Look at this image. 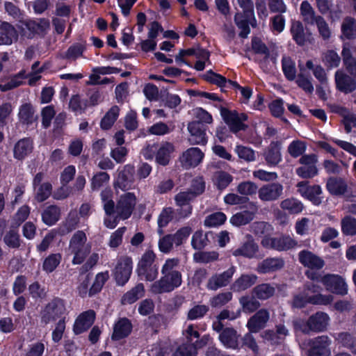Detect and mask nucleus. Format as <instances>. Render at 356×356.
I'll return each mask as SVG.
<instances>
[{
	"label": "nucleus",
	"mask_w": 356,
	"mask_h": 356,
	"mask_svg": "<svg viewBox=\"0 0 356 356\" xmlns=\"http://www.w3.org/2000/svg\"><path fill=\"white\" fill-rule=\"evenodd\" d=\"M180 286L179 276L177 273H175L172 275L171 280L163 275L159 280H154L150 284L149 291L152 294L158 295L170 293Z\"/></svg>",
	"instance_id": "nucleus-10"
},
{
	"label": "nucleus",
	"mask_w": 356,
	"mask_h": 356,
	"mask_svg": "<svg viewBox=\"0 0 356 356\" xmlns=\"http://www.w3.org/2000/svg\"><path fill=\"white\" fill-rule=\"evenodd\" d=\"M264 157L268 165H277L282 161L280 144L277 142L271 143L264 153Z\"/></svg>",
	"instance_id": "nucleus-33"
},
{
	"label": "nucleus",
	"mask_w": 356,
	"mask_h": 356,
	"mask_svg": "<svg viewBox=\"0 0 356 356\" xmlns=\"http://www.w3.org/2000/svg\"><path fill=\"white\" fill-rule=\"evenodd\" d=\"M341 232L346 236L356 235V218L351 216H345L341 220Z\"/></svg>",
	"instance_id": "nucleus-44"
},
{
	"label": "nucleus",
	"mask_w": 356,
	"mask_h": 356,
	"mask_svg": "<svg viewBox=\"0 0 356 356\" xmlns=\"http://www.w3.org/2000/svg\"><path fill=\"white\" fill-rule=\"evenodd\" d=\"M299 163L301 166L296 169L297 175L302 178L309 177L312 175V156H302Z\"/></svg>",
	"instance_id": "nucleus-46"
},
{
	"label": "nucleus",
	"mask_w": 356,
	"mask_h": 356,
	"mask_svg": "<svg viewBox=\"0 0 356 356\" xmlns=\"http://www.w3.org/2000/svg\"><path fill=\"white\" fill-rule=\"evenodd\" d=\"M193 56L197 58V61L194 65V68L196 70L202 71L204 70L207 64H210V53L207 50L201 48H195Z\"/></svg>",
	"instance_id": "nucleus-45"
},
{
	"label": "nucleus",
	"mask_w": 356,
	"mask_h": 356,
	"mask_svg": "<svg viewBox=\"0 0 356 356\" xmlns=\"http://www.w3.org/2000/svg\"><path fill=\"white\" fill-rule=\"evenodd\" d=\"M145 295V286L139 283L132 289L127 292L122 298V304H132Z\"/></svg>",
	"instance_id": "nucleus-37"
},
{
	"label": "nucleus",
	"mask_w": 356,
	"mask_h": 356,
	"mask_svg": "<svg viewBox=\"0 0 356 356\" xmlns=\"http://www.w3.org/2000/svg\"><path fill=\"white\" fill-rule=\"evenodd\" d=\"M157 150L155 159L156 163L161 165H166L169 163L171 154L175 151V146L169 142L162 143L158 148L156 145H149L143 151L145 159L152 158V152Z\"/></svg>",
	"instance_id": "nucleus-6"
},
{
	"label": "nucleus",
	"mask_w": 356,
	"mask_h": 356,
	"mask_svg": "<svg viewBox=\"0 0 356 356\" xmlns=\"http://www.w3.org/2000/svg\"><path fill=\"white\" fill-rule=\"evenodd\" d=\"M284 266V261L281 257H268L258 264L257 271L266 274L277 271Z\"/></svg>",
	"instance_id": "nucleus-26"
},
{
	"label": "nucleus",
	"mask_w": 356,
	"mask_h": 356,
	"mask_svg": "<svg viewBox=\"0 0 356 356\" xmlns=\"http://www.w3.org/2000/svg\"><path fill=\"white\" fill-rule=\"evenodd\" d=\"M257 280V276L254 274H243L232 284L231 289L234 292H241L250 288Z\"/></svg>",
	"instance_id": "nucleus-31"
},
{
	"label": "nucleus",
	"mask_w": 356,
	"mask_h": 356,
	"mask_svg": "<svg viewBox=\"0 0 356 356\" xmlns=\"http://www.w3.org/2000/svg\"><path fill=\"white\" fill-rule=\"evenodd\" d=\"M95 313L92 310H88L81 313L76 319L73 330L76 334L86 331L94 323Z\"/></svg>",
	"instance_id": "nucleus-23"
},
{
	"label": "nucleus",
	"mask_w": 356,
	"mask_h": 356,
	"mask_svg": "<svg viewBox=\"0 0 356 356\" xmlns=\"http://www.w3.org/2000/svg\"><path fill=\"white\" fill-rule=\"evenodd\" d=\"M134 166L130 164L125 165L121 170L118 171V175L114 182L115 188L122 191L130 189L134 183Z\"/></svg>",
	"instance_id": "nucleus-15"
},
{
	"label": "nucleus",
	"mask_w": 356,
	"mask_h": 356,
	"mask_svg": "<svg viewBox=\"0 0 356 356\" xmlns=\"http://www.w3.org/2000/svg\"><path fill=\"white\" fill-rule=\"evenodd\" d=\"M33 109L30 104H24L19 107L18 116L24 124L31 123L33 120Z\"/></svg>",
	"instance_id": "nucleus-63"
},
{
	"label": "nucleus",
	"mask_w": 356,
	"mask_h": 356,
	"mask_svg": "<svg viewBox=\"0 0 356 356\" xmlns=\"http://www.w3.org/2000/svg\"><path fill=\"white\" fill-rule=\"evenodd\" d=\"M235 273L236 267L232 266L222 273H214L209 278L207 283V289L209 291H217L220 288L228 286Z\"/></svg>",
	"instance_id": "nucleus-11"
},
{
	"label": "nucleus",
	"mask_w": 356,
	"mask_h": 356,
	"mask_svg": "<svg viewBox=\"0 0 356 356\" xmlns=\"http://www.w3.org/2000/svg\"><path fill=\"white\" fill-rule=\"evenodd\" d=\"M79 222L76 212H70L65 222L57 229H55L58 235H65L74 230Z\"/></svg>",
	"instance_id": "nucleus-38"
},
{
	"label": "nucleus",
	"mask_w": 356,
	"mask_h": 356,
	"mask_svg": "<svg viewBox=\"0 0 356 356\" xmlns=\"http://www.w3.org/2000/svg\"><path fill=\"white\" fill-rule=\"evenodd\" d=\"M108 277L109 274L108 271L99 273L96 275L93 284L90 287L89 296H92L99 293L102 289V286L105 282L108 280Z\"/></svg>",
	"instance_id": "nucleus-55"
},
{
	"label": "nucleus",
	"mask_w": 356,
	"mask_h": 356,
	"mask_svg": "<svg viewBox=\"0 0 356 356\" xmlns=\"http://www.w3.org/2000/svg\"><path fill=\"white\" fill-rule=\"evenodd\" d=\"M330 343L329 337L326 335L315 337L313 339V356H330Z\"/></svg>",
	"instance_id": "nucleus-29"
},
{
	"label": "nucleus",
	"mask_w": 356,
	"mask_h": 356,
	"mask_svg": "<svg viewBox=\"0 0 356 356\" xmlns=\"http://www.w3.org/2000/svg\"><path fill=\"white\" fill-rule=\"evenodd\" d=\"M174 215L175 211L172 208L167 207L163 209L158 218V232L160 235L163 234V228L172 220Z\"/></svg>",
	"instance_id": "nucleus-50"
},
{
	"label": "nucleus",
	"mask_w": 356,
	"mask_h": 356,
	"mask_svg": "<svg viewBox=\"0 0 356 356\" xmlns=\"http://www.w3.org/2000/svg\"><path fill=\"white\" fill-rule=\"evenodd\" d=\"M66 312L63 300L55 298L48 303L41 312L42 322L47 324L56 318L62 317Z\"/></svg>",
	"instance_id": "nucleus-9"
},
{
	"label": "nucleus",
	"mask_w": 356,
	"mask_h": 356,
	"mask_svg": "<svg viewBox=\"0 0 356 356\" xmlns=\"http://www.w3.org/2000/svg\"><path fill=\"white\" fill-rule=\"evenodd\" d=\"M290 31L293 40L298 45L303 46L310 41L309 29H305L301 22L293 21Z\"/></svg>",
	"instance_id": "nucleus-25"
},
{
	"label": "nucleus",
	"mask_w": 356,
	"mask_h": 356,
	"mask_svg": "<svg viewBox=\"0 0 356 356\" xmlns=\"http://www.w3.org/2000/svg\"><path fill=\"white\" fill-rule=\"evenodd\" d=\"M60 211L56 206L47 207L42 213V219L44 224L51 226L60 218Z\"/></svg>",
	"instance_id": "nucleus-42"
},
{
	"label": "nucleus",
	"mask_w": 356,
	"mask_h": 356,
	"mask_svg": "<svg viewBox=\"0 0 356 356\" xmlns=\"http://www.w3.org/2000/svg\"><path fill=\"white\" fill-rule=\"evenodd\" d=\"M300 72L298 75L297 83L304 90L311 92L312 83L310 81V71L312 70V60H307L305 65L299 63Z\"/></svg>",
	"instance_id": "nucleus-27"
},
{
	"label": "nucleus",
	"mask_w": 356,
	"mask_h": 356,
	"mask_svg": "<svg viewBox=\"0 0 356 356\" xmlns=\"http://www.w3.org/2000/svg\"><path fill=\"white\" fill-rule=\"evenodd\" d=\"M18 38L15 27L8 22H2L0 25V45H10Z\"/></svg>",
	"instance_id": "nucleus-28"
},
{
	"label": "nucleus",
	"mask_w": 356,
	"mask_h": 356,
	"mask_svg": "<svg viewBox=\"0 0 356 356\" xmlns=\"http://www.w3.org/2000/svg\"><path fill=\"white\" fill-rule=\"evenodd\" d=\"M195 197L194 195L189 191L181 192L175 196V200L177 206L179 207L177 209L176 213L179 219L186 218L191 215L192 207L190 204V202Z\"/></svg>",
	"instance_id": "nucleus-19"
},
{
	"label": "nucleus",
	"mask_w": 356,
	"mask_h": 356,
	"mask_svg": "<svg viewBox=\"0 0 356 356\" xmlns=\"http://www.w3.org/2000/svg\"><path fill=\"white\" fill-rule=\"evenodd\" d=\"M110 176L107 172H99L95 173L90 179V187L92 191H98L100 188L108 184Z\"/></svg>",
	"instance_id": "nucleus-49"
},
{
	"label": "nucleus",
	"mask_w": 356,
	"mask_h": 356,
	"mask_svg": "<svg viewBox=\"0 0 356 356\" xmlns=\"http://www.w3.org/2000/svg\"><path fill=\"white\" fill-rule=\"evenodd\" d=\"M220 115L231 131L237 133L246 129L247 126L244 124V122L248 120V116L245 113L222 108Z\"/></svg>",
	"instance_id": "nucleus-7"
},
{
	"label": "nucleus",
	"mask_w": 356,
	"mask_h": 356,
	"mask_svg": "<svg viewBox=\"0 0 356 356\" xmlns=\"http://www.w3.org/2000/svg\"><path fill=\"white\" fill-rule=\"evenodd\" d=\"M289 334L288 330L283 325L277 326L276 333L271 330L266 331L263 337L272 343H279Z\"/></svg>",
	"instance_id": "nucleus-43"
},
{
	"label": "nucleus",
	"mask_w": 356,
	"mask_h": 356,
	"mask_svg": "<svg viewBox=\"0 0 356 356\" xmlns=\"http://www.w3.org/2000/svg\"><path fill=\"white\" fill-rule=\"evenodd\" d=\"M238 334L233 328H225L219 335V340L227 348L236 349L238 346Z\"/></svg>",
	"instance_id": "nucleus-32"
},
{
	"label": "nucleus",
	"mask_w": 356,
	"mask_h": 356,
	"mask_svg": "<svg viewBox=\"0 0 356 356\" xmlns=\"http://www.w3.org/2000/svg\"><path fill=\"white\" fill-rule=\"evenodd\" d=\"M323 61L328 68L339 67L341 58L338 54L333 49H328L323 54Z\"/></svg>",
	"instance_id": "nucleus-61"
},
{
	"label": "nucleus",
	"mask_w": 356,
	"mask_h": 356,
	"mask_svg": "<svg viewBox=\"0 0 356 356\" xmlns=\"http://www.w3.org/2000/svg\"><path fill=\"white\" fill-rule=\"evenodd\" d=\"M254 211H243L234 214L230 219V222L235 226H241L249 223L253 220L254 214L257 211V208L254 204H252Z\"/></svg>",
	"instance_id": "nucleus-36"
},
{
	"label": "nucleus",
	"mask_w": 356,
	"mask_h": 356,
	"mask_svg": "<svg viewBox=\"0 0 356 356\" xmlns=\"http://www.w3.org/2000/svg\"><path fill=\"white\" fill-rule=\"evenodd\" d=\"M33 149V145L29 138H23L16 143L13 148V156L15 159L23 160L29 155Z\"/></svg>",
	"instance_id": "nucleus-30"
},
{
	"label": "nucleus",
	"mask_w": 356,
	"mask_h": 356,
	"mask_svg": "<svg viewBox=\"0 0 356 356\" xmlns=\"http://www.w3.org/2000/svg\"><path fill=\"white\" fill-rule=\"evenodd\" d=\"M259 248L251 236H247V241L241 244L240 247L232 251L235 257H243L248 259H258L261 257L259 254Z\"/></svg>",
	"instance_id": "nucleus-16"
},
{
	"label": "nucleus",
	"mask_w": 356,
	"mask_h": 356,
	"mask_svg": "<svg viewBox=\"0 0 356 356\" xmlns=\"http://www.w3.org/2000/svg\"><path fill=\"white\" fill-rule=\"evenodd\" d=\"M61 258V254L59 253L49 254L43 261V270L47 273H52L60 263Z\"/></svg>",
	"instance_id": "nucleus-53"
},
{
	"label": "nucleus",
	"mask_w": 356,
	"mask_h": 356,
	"mask_svg": "<svg viewBox=\"0 0 356 356\" xmlns=\"http://www.w3.org/2000/svg\"><path fill=\"white\" fill-rule=\"evenodd\" d=\"M49 27V22L46 19H38L32 20L24 17L22 21L18 24V28L22 34L29 38L33 37L35 34H42Z\"/></svg>",
	"instance_id": "nucleus-8"
},
{
	"label": "nucleus",
	"mask_w": 356,
	"mask_h": 356,
	"mask_svg": "<svg viewBox=\"0 0 356 356\" xmlns=\"http://www.w3.org/2000/svg\"><path fill=\"white\" fill-rule=\"evenodd\" d=\"M252 292L257 298L266 300L274 294L275 289L268 284H261L254 287Z\"/></svg>",
	"instance_id": "nucleus-58"
},
{
	"label": "nucleus",
	"mask_w": 356,
	"mask_h": 356,
	"mask_svg": "<svg viewBox=\"0 0 356 356\" xmlns=\"http://www.w3.org/2000/svg\"><path fill=\"white\" fill-rule=\"evenodd\" d=\"M91 279L92 276L90 274L80 275L76 290L81 297L85 298L87 296H89V286L90 285Z\"/></svg>",
	"instance_id": "nucleus-59"
},
{
	"label": "nucleus",
	"mask_w": 356,
	"mask_h": 356,
	"mask_svg": "<svg viewBox=\"0 0 356 356\" xmlns=\"http://www.w3.org/2000/svg\"><path fill=\"white\" fill-rule=\"evenodd\" d=\"M232 297V293L229 291L219 293L210 299L209 303L213 307H221L228 303Z\"/></svg>",
	"instance_id": "nucleus-62"
},
{
	"label": "nucleus",
	"mask_w": 356,
	"mask_h": 356,
	"mask_svg": "<svg viewBox=\"0 0 356 356\" xmlns=\"http://www.w3.org/2000/svg\"><path fill=\"white\" fill-rule=\"evenodd\" d=\"M173 356H197V348L195 343H184L179 346Z\"/></svg>",
	"instance_id": "nucleus-64"
},
{
	"label": "nucleus",
	"mask_w": 356,
	"mask_h": 356,
	"mask_svg": "<svg viewBox=\"0 0 356 356\" xmlns=\"http://www.w3.org/2000/svg\"><path fill=\"white\" fill-rule=\"evenodd\" d=\"M341 34L347 40L356 38V20L350 17H346L341 24Z\"/></svg>",
	"instance_id": "nucleus-39"
},
{
	"label": "nucleus",
	"mask_w": 356,
	"mask_h": 356,
	"mask_svg": "<svg viewBox=\"0 0 356 356\" xmlns=\"http://www.w3.org/2000/svg\"><path fill=\"white\" fill-rule=\"evenodd\" d=\"M113 193L111 188H104L100 194L101 200L106 217L104 220V225L109 229L115 228L118 222L122 220L118 218L114 211Z\"/></svg>",
	"instance_id": "nucleus-4"
},
{
	"label": "nucleus",
	"mask_w": 356,
	"mask_h": 356,
	"mask_svg": "<svg viewBox=\"0 0 356 356\" xmlns=\"http://www.w3.org/2000/svg\"><path fill=\"white\" fill-rule=\"evenodd\" d=\"M137 199L134 193H125L121 195L116 205L114 204V211L118 218L122 220L129 218L136 205Z\"/></svg>",
	"instance_id": "nucleus-5"
},
{
	"label": "nucleus",
	"mask_w": 356,
	"mask_h": 356,
	"mask_svg": "<svg viewBox=\"0 0 356 356\" xmlns=\"http://www.w3.org/2000/svg\"><path fill=\"white\" fill-rule=\"evenodd\" d=\"M235 153L238 158L247 162H252L256 159V152L250 147L241 145H236L234 149Z\"/></svg>",
	"instance_id": "nucleus-54"
},
{
	"label": "nucleus",
	"mask_w": 356,
	"mask_h": 356,
	"mask_svg": "<svg viewBox=\"0 0 356 356\" xmlns=\"http://www.w3.org/2000/svg\"><path fill=\"white\" fill-rule=\"evenodd\" d=\"M283 186L279 183H272L263 186L258 190L261 200L270 202L277 200L282 194Z\"/></svg>",
	"instance_id": "nucleus-21"
},
{
	"label": "nucleus",
	"mask_w": 356,
	"mask_h": 356,
	"mask_svg": "<svg viewBox=\"0 0 356 356\" xmlns=\"http://www.w3.org/2000/svg\"><path fill=\"white\" fill-rule=\"evenodd\" d=\"M133 268V261L129 257H121L115 268L114 275L119 285H124L128 282Z\"/></svg>",
	"instance_id": "nucleus-13"
},
{
	"label": "nucleus",
	"mask_w": 356,
	"mask_h": 356,
	"mask_svg": "<svg viewBox=\"0 0 356 356\" xmlns=\"http://www.w3.org/2000/svg\"><path fill=\"white\" fill-rule=\"evenodd\" d=\"M313 282L322 283L326 289L337 295L344 296L348 293V286L344 279L334 274L321 275L318 272L313 271Z\"/></svg>",
	"instance_id": "nucleus-3"
},
{
	"label": "nucleus",
	"mask_w": 356,
	"mask_h": 356,
	"mask_svg": "<svg viewBox=\"0 0 356 356\" xmlns=\"http://www.w3.org/2000/svg\"><path fill=\"white\" fill-rule=\"evenodd\" d=\"M44 175L39 172L33 179V185L35 191V197L41 202L46 200L51 194L52 186L49 182L42 183Z\"/></svg>",
	"instance_id": "nucleus-20"
},
{
	"label": "nucleus",
	"mask_w": 356,
	"mask_h": 356,
	"mask_svg": "<svg viewBox=\"0 0 356 356\" xmlns=\"http://www.w3.org/2000/svg\"><path fill=\"white\" fill-rule=\"evenodd\" d=\"M253 14L251 13H238L234 16V22L241 30L240 36L242 38H246L250 32L248 23V17Z\"/></svg>",
	"instance_id": "nucleus-40"
},
{
	"label": "nucleus",
	"mask_w": 356,
	"mask_h": 356,
	"mask_svg": "<svg viewBox=\"0 0 356 356\" xmlns=\"http://www.w3.org/2000/svg\"><path fill=\"white\" fill-rule=\"evenodd\" d=\"M131 331V324L127 318H122L115 325L113 339L119 340L126 337Z\"/></svg>",
	"instance_id": "nucleus-35"
},
{
	"label": "nucleus",
	"mask_w": 356,
	"mask_h": 356,
	"mask_svg": "<svg viewBox=\"0 0 356 356\" xmlns=\"http://www.w3.org/2000/svg\"><path fill=\"white\" fill-rule=\"evenodd\" d=\"M336 88L345 94H349L356 90V77L348 75L341 70L336 71L334 74Z\"/></svg>",
	"instance_id": "nucleus-14"
},
{
	"label": "nucleus",
	"mask_w": 356,
	"mask_h": 356,
	"mask_svg": "<svg viewBox=\"0 0 356 356\" xmlns=\"http://www.w3.org/2000/svg\"><path fill=\"white\" fill-rule=\"evenodd\" d=\"M86 242L87 236L83 231L76 232L71 238L69 250L74 254L73 264H81L90 252V246Z\"/></svg>",
	"instance_id": "nucleus-2"
},
{
	"label": "nucleus",
	"mask_w": 356,
	"mask_h": 356,
	"mask_svg": "<svg viewBox=\"0 0 356 356\" xmlns=\"http://www.w3.org/2000/svg\"><path fill=\"white\" fill-rule=\"evenodd\" d=\"M326 188L333 196H343L348 192V186L346 181L340 177H329L326 182Z\"/></svg>",
	"instance_id": "nucleus-22"
},
{
	"label": "nucleus",
	"mask_w": 356,
	"mask_h": 356,
	"mask_svg": "<svg viewBox=\"0 0 356 356\" xmlns=\"http://www.w3.org/2000/svg\"><path fill=\"white\" fill-rule=\"evenodd\" d=\"M330 317L323 312H318L313 314V332H323L327 330Z\"/></svg>",
	"instance_id": "nucleus-41"
},
{
	"label": "nucleus",
	"mask_w": 356,
	"mask_h": 356,
	"mask_svg": "<svg viewBox=\"0 0 356 356\" xmlns=\"http://www.w3.org/2000/svg\"><path fill=\"white\" fill-rule=\"evenodd\" d=\"M269 312L264 309L259 310L248 321L247 327L250 332H258L264 328L269 320Z\"/></svg>",
	"instance_id": "nucleus-24"
},
{
	"label": "nucleus",
	"mask_w": 356,
	"mask_h": 356,
	"mask_svg": "<svg viewBox=\"0 0 356 356\" xmlns=\"http://www.w3.org/2000/svg\"><path fill=\"white\" fill-rule=\"evenodd\" d=\"M232 180V176L224 171L216 172L213 176L214 184L220 190L227 188Z\"/></svg>",
	"instance_id": "nucleus-52"
},
{
	"label": "nucleus",
	"mask_w": 356,
	"mask_h": 356,
	"mask_svg": "<svg viewBox=\"0 0 356 356\" xmlns=\"http://www.w3.org/2000/svg\"><path fill=\"white\" fill-rule=\"evenodd\" d=\"M261 244L265 248L273 249L277 251H286L295 248L297 245V242L290 236H264L261 241Z\"/></svg>",
	"instance_id": "nucleus-12"
},
{
	"label": "nucleus",
	"mask_w": 356,
	"mask_h": 356,
	"mask_svg": "<svg viewBox=\"0 0 356 356\" xmlns=\"http://www.w3.org/2000/svg\"><path fill=\"white\" fill-rule=\"evenodd\" d=\"M282 71L288 80L292 81L296 78V70L295 63L289 56H284L282 60Z\"/></svg>",
	"instance_id": "nucleus-57"
},
{
	"label": "nucleus",
	"mask_w": 356,
	"mask_h": 356,
	"mask_svg": "<svg viewBox=\"0 0 356 356\" xmlns=\"http://www.w3.org/2000/svg\"><path fill=\"white\" fill-rule=\"evenodd\" d=\"M156 255L150 250H146L137 264L136 272L140 280L147 282L156 280L159 275V266L156 262Z\"/></svg>",
	"instance_id": "nucleus-1"
},
{
	"label": "nucleus",
	"mask_w": 356,
	"mask_h": 356,
	"mask_svg": "<svg viewBox=\"0 0 356 356\" xmlns=\"http://www.w3.org/2000/svg\"><path fill=\"white\" fill-rule=\"evenodd\" d=\"M315 22L319 34L324 40H328L330 38L331 32L327 23L324 18L321 16H315L314 11L313 10V23Z\"/></svg>",
	"instance_id": "nucleus-56"
},
{
	"label": "nucleus",
	"mask_w": 356,
	"mask_h": 356,
	"mask_svg": "<svg viewBox=\"0 0 356 356\" xmlns=\"http://www.w3.org/2000/svg\"><path fill=\"white\" fill-rule=\"evenodd\" d=\"M119 108L114 106L106 113L101 121V127L103 129H110L119 115Z\"/></svg>",
	"instance_id": "nucleus-51"
},
{
	"label": "nucleus",
	"mask_w": 356,
	"mask_h": 356,
	"mask_svg": "<svg viewBox=\"0 0 356 356\" xmlns=\"http://www.w3.org/2000/svg\"><path fill=\"white\" fill-rule=\"evenodd\" d=\"M189 141L192 145H204L207 143V128L200 122L193 121L188 124Z\"/></svg>",
	"instance_id": "nucleus-18"
},
{
	"label": "nucleus",
	"mask_w": 356,
	"mask_h": 356,
	"mask_svg": "<svg viewBox=\"0 0 356 356\" xmlns=\"http://www.w3.org/2000/svg\"><path fill=\"white\" fill-rule=\"evenodd\" d=\"M239 303L242 309L245 313H252L257 310L259 306V302L253 297L243 296L239 299Z\"/></svg>",
	"instance_id": "nucleus-60"
},
{
	"label": "nucleus",
	"mask_w": 356,
	"mask_h": 356,
	"mask_svg": "<svg viewBox=\"0 0 356 356\" xmlns=\"http://www.w3.org/2000/svg\"><path fill=\"white\" fill-rule=\"evenodd\" d=\"M280 207L291 214L299 213L303 209V205L301 202L294 198L284 200L280 203Z\"/></svg>",
	"instance_id": "nucleus-47"
},
{
	"label": "nucleus",
	"mask_w": 356,
	"mask_h": 356,
	"mask_svg": "<svg viewBox=\"0 0 356 356\" xmlns=\"http://www.w3.org/2000/svg\"><path fill=\"white\" fill-rule=\"evenodd\" d=\"M204 154L198 147H191L179 157L181 165L186 169L197 166L203 160Z\"/></svg>",
	"instance_id": "nucleus-17"
},
{
	"label": "nucleus",
	"mask_w": 356,
	"mask_h": 356,
	"mask_svg": "<svg viewBox=\"0 0 356 356\" xmlns=\"http://www.w3.org/2000/svg\"><path fill=\"white\" fill-rule=\"evenodd\" d=\"M179 265V259L177 258H170L166 259L162 266L161 274L162 275L166 276L168 278L171 280L172 275L177 273L179 276V284L181 285L182 283L181 274L177 270Z\"/></svg>",
	"instance_id": "nucleus-34"
},
{
	"label": "nucleus",
	"mask_w": 356,
	"mask_h": 356,
	"mask_svg": "<svg viewBox=\"0 0 356 356\" xmlns=\"http://www.w3.org/2000/svg\"><path fill=\"white\" fill-rule=\"evenodd\" d=\"M336 340L342 347L351 351L356 343V336L348 332H341L338 333Z\"/></svg>",
	"instance_id": "nucleus-48"
}]
</instances>
